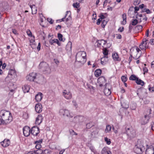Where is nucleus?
Segmentation results:
<instances>
[{
    "label": "nucleus",
    "instance_id": "f257e3e1",
    "mask_svg": "<svg viewBox=\"0 0 154 154\" xmlns=\"http://www.w3.org/2000/svg\"><path fill=\"white\" fill-rule=\"evenodd\" d=\"M0 116L3 119H4V121L7 124L11 122L12 118L11 113L9 111L2 110L0 112Z\"/></svg>",
    "mask_w": 154,
    "mask_h": 154
},
{
    "label": "nucleus",
    "instance_id": "f03ea898",
    "mask_svg": "<svg viewBox=\"0 0 154 154\" xmlns=\"http://www.w3.org/2000/svg\"><path fill=\"white\" fill-rule=\"evenodd\" d=\"M86 53L85 51H79L76 55V61L83 64L86 62Z\"/></svg>",
    "mask_w": 154,
    "mask_h": 154
},
{
    "label": "nucleus",
    "instance_id": "7ed1b4c3",
    "mask_svg": "<svg viewBox=\"0 0 154 154\" xmlns=\"http://www.w3.org/2000/svg\"><path fill=\"white\" fill-rule=\"evenodd\" d=\"M143 143L140 140L138 141L137 144L134 147V151L137 154H141L144 150Z\"/></svg>",
    "mask_w": 154,
    "mask_h": 154
},
{
    "label": "nucleus",
    "instance_id": "20e7f679",
    "mask_svg": "<svg viewBox=\"0 0 154 154\" xmlns=\"http://www.w3.org/2000/svg\"><path fill=\"white\" fill-rule=\"evenodd\" d=\"M39 66L41 68L44 74H48L51 72V69L46 63L45 62H41L39 64Z\"/></svg>",
    "mask_w": 154,
    "mask_h": 154
},
{
    "label": "nucleus",
    "instance_id": "39448f33",
    "mask_svg": "<svg viewBox=\"0 0 154 154\" xmlns=\"http://www.w3.org/2000/svg\"><path fill=\"white\" fill-rule=\"evenodd\" d=\"M59 112L61 115L66 116L68 117H72L73 115L70 113L68 110L65 109H61L60 110Z\"/></svg>",
    "mask_w": 154,
    "mask_h": 154
},
{
    "label": "nucleus",
    "instance_id": "423d86ee",
    "mask_svg": "<svg viewBox=\"0 0 154 154\" xmlns=\"http://www.w3.org/2000/svg\"><path fill=\"white\" fill-rule=\"evenodd\" d=\"M37 74L35 72H32L27 75L26 78L27 80L30 81H35L36 78L37 77Z\"/></svg>",
    "mask_w": 154,
    "mask_h": 154
},
{
    "label": "nucleus",
    "instance_id": "0eeeda50",
    "mask_svg": "<svg viewBox=\"0 0 154 154\" xmlns=\"http://www.w3.org/2000/svg\"><path fill=\"white\" fill-rule=\"evenodd\" d=\"M126 133L128 135L131 137H134L136 135V132L134 130L131 128H126Z\"/></svg>",
    "mask_w": 154,
    "mask_h": 154
},
{
    "label": "nucleus",
    "instance_id": "6e6552de",
    "mask_svg": "<svg viewBox=\"0 0 154 154\" xmlns=\"http://www.w3.org/2000/svg\"><path fill=\"white\" fill-rule=\"evenodd\" d=\"M148 42V40L146 38L143 39L141 45H140V48L142 50H146V48H148V46H147Z\"/></svg>",
    "mask_w": 154,
    "mask_h": 154
},
{
    "label": "nucleus",
    "instance_id": "1a4fd4ad",
    "mask_svg": "<svg viewBox=\"0 0 154 154\" xmlns=\"http://www.w3.org/2000/svg\"><path fill=\"white\" fill-rule=\"evenodd\" d=\"M35 82L41 84H42L45 82V79L41 75H37Z\"/></svg>",
    "mask_w": 154,
    "mask_h": 154
},
{
    "label": "nucleus",
    "instance_id": "9d476101",
    "mask_svg": "<svg viewBox=\"0 0 154 154\" xmlns=\"http://www.w3.org/2000/svg\"><path fill=\"white\" fill-rule=\"evenodd\" d=\"M39 133V129L38 127L34 126L32 128L31 130V133L34 136H37Z\"/></svg>",
    "mask_w": 154,
    "mask_h": 154
},
{
    "label": "nucleus",
    "instance_id": "9b49d317",
    "mask_svg": "<svg viewBox=\"0 0 154 154\" xmlns=\"http://www.w3.org/2000/svg\"><path fill=\"white\" fill-rule=\"evenodd\" d=\"M147 145V148L146 150L145 154H154V148L152 146Z\"/></svg>",
    "mask_w": 154,
    "mask_h": 154
},
{
    "label": "nucleus",
    "instance_id": "f8f14e48",
    "mask_svg": "<svg viewBox=\"0 0 154 154\" xmlns=\"http://www.w3.org/2000/svg\"><path fill=\"white\" fill-rule=\"evenodd\" d=\"M24 135L26 137H28L31 133L30 128L29 127L25 126L23 129Z\"/></svg>",
    "mask_w": 154,
    "mask_h": 154
},
{
    "label": "nucleus",
    "instance_id": "ddd939ff",
    "mask_svg": "<svg viewBox=\"0 0 154 154\" xmlns=\"http://www.w3.org/2000/svg\"><path fill=\"white\" fill-rule=\"evenodd\" d=\"M136 17L138 19L139 22H141L143 20L146 21L147 19V18L144 15H142V14H137L136 16Z\"/></svg>",
    "mask_w": 154,
    "mask_h": 154
},
{
    "label": "nucleus",
    "instance_id": "4468645a",
    "mask_svg": "<svg viewBox=\"0 0 154 154\" xmlns=\"http://www.w3.org/2000/svg\"><path fill=\"white\" fill-rule=\"evenodd\" d=\"M63 93L64 97L66 99L69 100L72 98V94L69 91L64 90L63 91Z\"/></svg>",
    "mask_w": 154,
    "mask_h": 154
},
{
    "label": "nucleus",
    "instance_id": "2eb2a0df",
    "mask_svg": "<svg viewBox=\"0 0 154 154\" xmlns=\"http://www.w3.org/2000/svg\"><path fill=\"white\" fill-rule=\"evenodd\" d=\"M97 81L100 87H102L104 84H105L106 81L105 77L103 76H101L98 79Z\"/></svg>",
    "mask_w": 154,
    "mask_h": 154
},
{
    "label": "nucleus",
    "instance_id": "dca6fc26",
    "mask_svg": "<svg viewBox=\"0 0 154 154\" xmlns=\"http://www.w3.org/2000/svg\"><path fill=\"white\" fill-rule=\"evenodd\" d=\"M35 111L37 113H39L41 112L42 110V106L40 103H38L36 104L35 107Z\"/></svg>",
    "mask_w": 154,
    "mask_h": 154
},
{
    "label": "nucleus",
    "instance_id": "f3484780",
    "mask_svg": "<svg viewBox=\"0 0 154 154\" xmlns=\"http://www.w3.org/2000/svg\"><path fill=\"white\" fill-rule=\"evenodd\" d=\"M149 119V115H145L144 117L142 118L141 119V124L143 125H144L146 124L148 122Z\"/></svg>",
    "mask_w": 154,
    "mask_h": 154
},
{
    "label": "nucleus",
    "instance_id": "a211bd4d",
    "mask_svg": "<svg viewBox=\"0 0 154 154\" xmlns=\"http://www.w3.org/2000/svg\"><path fill=\"white\" fill-rule=\"evenodd\" d=\"M10 141L8 139H5L3 141L1 142V145L4 147H6L10 144Z\"/></svg>",
    "mask_w": 154,
    "mask_h": 154
},
{
    "label": "nucleus",
    "instance_id": "6ab92c4d",
    "mask_svg": "<svg viewBox=\"0 0 154 154\" xmlns=\"http://www.w3.org/2000/svg\"><path fill=\"white\" fill-rule=\"evenodd\" d=\"M43 118L41 115H39L36 118L35 121V124L39 125L42 122Z\"/></svg>",
    "mask_w": 154,
    "mask_h": 154
},
{
    "label": "nucleus",
    "instance_id": "aec40b11",
    "mask_svg": "<svg viewBox=\"0 0 154 154\" xmlns=\"http://www.w3.org/2000/svg\"><path fill=\"white\" fill-rule=\"evenodd\" d=\"M42 93L39 92L37 94L35 95V99L36 101L38 102L41 100L42 98Z\"/></svg>",
    "mask_w": 154,
    "mask_h": 154
},
{
    "label": "nucleus",
    "instance_id": "412c9836",
    "mask_svg": "<svg viewBox=\"0 0 154 154\" xmlns=\"http://www.w3.org/2000/svg\"><path fill=\"white\" fill-rule=\"evenodd\" d=\"M108 61V57L107 56H104L101 59V63L103 65H105Z\"/></svg>",
    "mask_w": 154,
    "mask_h": 154
},
{
    "label": "nucleus",
    "instance_id": "4be33fe9",
    "mask_svg": "<svg viewBox=\"0 0 154 154\" xmlns=\"http://www.w3.org/2000/svg\"><path fill=\"white\" fill-rule=\"evenodd\" d=\"M112 57L113 60L115 61H119L120 60L118 54L115 52H113L112 53Z\"/></svg>",
    "mask_w": 154,
    "mask_h": 154
},
{
    "label": "nucleus",
    "instance_id": "5701e85b",
    "mask_svg": "<svg viewBox=\"0 0 154 154\" xmlns=\"http://www.w3.org/2000/svg\"><path fill=\"white\" fill-rule=\"evenodd\" d=\"M29 42L30 43V45L31 46V47L33 48H35V37L34 36H33V38H32L31 39H30Z\"/></svg>",
    "mask_w": 154,
    "mask_h": 154
},
{
    "label": "nucleus",
    "instance_id": "b1692460",
    "mask_svg": "<svg viewBox=\"0 0 154 154\" xmlns=\"http://www.w3.org/2000/svg\"><path fill=\"white\" fill-rule=\"evenodd\" d=\"M22 90L24 93L28 92L30 89V87L27 85H25L22 87Z\"/></svg>",
    "mask_w": 154,
    "mask_h": 154
},
{
    "label": "nucleus",
    "instance_id": "393cba45",
    "mask_svg": "<svg viewBox=\"0 0 154 154\" xmlns=\"http://www.w3.org/2000/svg\"><path fill=\"white\" fill-rule=\"evenodd\" d=\"M30 7L32 10V14H35L37 11V8L35 6V5H30Z\"/></svg>",
    "mask_w": 154,
    "mask_h": 154
},
{
    "label": "nucleus",
    "instance_id": "a878e982",
    "mask_svg": "<svg viewBox=\"0 0 154 154\" xmlns=\"http://www.w3.org/2000/svg\"><path fill=\"white\" fill-rule=\"evenodd\" d=\"M122 17L123 19V21L121 22V24L122 25H125L126 23V14L124 13L122 14Z\"/></svg>",
    "mask_w": 154,
    "mask_h": 154
},
{
    "label": "nucleus",
    "instance_id": "bb28decb",
    "mask_svg": "<svg viewBox=\"0 0 154 154\" xmlns=\"http://www.w3.org/2000/svg\"><path fill=\"white\" fill-rule=\"evenodd\" d=\"M101 153L102 154H111V152L108 150L107 148L105 147L102 149L101 151Z\"/></svg>",
    "mask_w": 154,
    "mask_h": 154
},
{
    "label": "nucleus",
    "instance_id": "cd10ccee",
    "mask_svg": "<svg viewBox=\"0 0 154 154\" xmlns=\"http://www.w3.org/2000/svg\"><path fill=\"white\" fill-rule=\"evenodd\" d=\"M104 92L105 95L107 96L110 95L111 93L110 90L106 88H105L104 89Z\"/></svg>",
    "mask_w": 154,
    "mask_h": 154
},
{
    "label": "nucleus",
    "instance_id": "c85d7f7f",
    "mask_svg": "<svg viewBox=\"0 0 154 154\" xmlns=\"http://www.w3.org/2000/svg\"><path fill=\"white\" fill-rule=\"evenodd\" d=\"M72 48V43L70 42H68L67 45L66 46V49L69 51L71 50Z\"/></svg>",
    "mask_w": 154,
    "mask_h": 154
},
{
    "label": "nucleus",
    "instance_id": "c756f323",
    "mask_svg": "<svg viewBox=\"0 0 154 154\" xmlns=\"http://www.w3.org/2000/svg\"><path fill=\"white\" fill-rule=\"evenodd\" d=\"M136 82L137 84L141 85L142 86H143L144 84V82L140 79H139L138 78L137 79Z\"/></svg>",
    "mask_w": 154,
    "mask_h": 154
},
{
    "label": "nucleus",
    "instance_id": "7c9ffc66",
    "mask_svg": "<svg viewBox=\"0 0 154 154\" xmlns=\"http://www.w3.org/2000/svg\"><path fill=\"white\" fill-rule=\"evenodd\" d=\"M97 42L98 43L99 45H98V46H100V45H102L103 46V45H104L106 44V42L105 40H99L97 41Z\"/></svg>",
    "mask_w": 154,
    "mask_h": 154
},
{
    "label": "nucleus",
    "instance_id": "2f4dec72",
    "mask_svg": "<svg viewBox=\"0 0 154 154\" xmlns=\"http://www.w3.org/2000/svg\"><path fill=\"white\" fill-rule=\"evenodd\" d=\"M101 70L100 69H97L95 72V75L96 77H99L101 73Z\"/></svg>",
    "mask_w": 154,
    "mask_h": 154
},
{
    "label": "nucleus",
    "instance_id": "473e14b6",
    "mask_svg": "<svg viewBox=\"0 0 154 154\" xmlns=\"http://www.w3.org/2000/svg\"><path fill=\"white\" fill-rule=\"evenodd\" d=\"M50 43L51 45H53L54 43H56L59 45V41L57 39H54L50 41Z\"/></svg>",
    "mask_w": 154,
    "mask_h": 154
},
{
    "label": "nucleus",
    "instance_id": "72a5a7b5",
    "mask_svg": "<svg viewBox=\"0 0 154 154\" xmlns=\"http://www.w3.org/2000/svg\"><path fill=\"white\" fill-rule=\"evenodd\" d=\"M111 126L109 125H107L105 130V132L106 133L109 132L111 131Z\"/></svg>",
    "mask_w": 154,
    "mask_h": 154
},
{
    "label": "nucleus",
    "instance_id": "f704fd0d",
    "mask_svg": "<svg viewBox=\"0 0 154 154\" xmlns=\"http://www.w3.org/2000/svg\"><path fill=\"white\" fill-rule=\"evenodd\" d=\"M63 37L62 35L60 33H58V37L60 41L64 42L65 39L64 38H63Z\"/></svg>",
    "mask_w": 154,
    "mask_h": 154
},
{
    "label": "nucleus",
    "instance_id": "c9c22d12",
    "mask_svg": "<svg viewBox=\"0 0 154 154\" xmlns=\"http://www.w3.org/2000/svg\"><path fill=\"white\" fill-rule=\"evenodd\" d=\"M16 75V73L15 71L12 69H11L9 72L8 76L10 77V76L15 75Z\"/></svg>",
    "mask_w": 154,
    "mask_h": 154
},
{
    "label": "nucleus",
    "instance_id": "e433bc0d",
    "mask_svg": "<svg viewBox=\"0 0 154 154\" xmlns=\"http://www.w3.org/2000/svg\"><path fill=\"white\" fill-rule=\"evenodd\" d=\"M43 151L42 149H38L36 150H34V151L35 154H42L43 152Z\"/></svg>",
    "mask_w": 154,
    "mask_h": 154
},
{
    "label": "nucleus",
    "instance_id": "4c0bfd02",
    "mask_svg": "<svg viewBox=\"0 0 154 154\" xmlns=\"http://www.w3.org/2000/svg\"><path fill=\"white\" fill-rule=\"evenodd\" d=\"M137 78L135 75H132L129 77V79L131 80H135L136 81Z\"/></svg>",
    "mask_w": 154,
    "mask_h": 154
},
{
    "label": "nucleus",
    "instance_id": "58836bf2",
    "mask_svg": "<svg viewBox=\"0 0 154 154\" xmlns=\"http://www.w3.org/2000/svg\"><path fill=\"white\" fill-rule=\"evenodd\" d=\"M103 52L104 56H107L108 51L106 48L103 49Z\"/></svg>",
    "mask_w": 154,
    "mask_h": 154
},
{
    "label": "nucleus",
    "instance_id": "ea45409f",
    "mask_svg": "<svg viewBox=\"0 0 154 154\" xmlns=\"http://www.w3.org/2000/svg\"><path fill=\"white\" fill-rule=\"evenodd\" d=\"M104 140L105 142L108 145H109L111 143L110 140L107 137H105L104 138Z\"/></svg>",
    "mask_w": 154,
    "mask_h": 154
},
{
    "label": "nucleus",
    "instance_id": "a19ab883",
    "mask_svg": "<svg viewBox=\"0 0 154 154\" xmlns=\"http://www.w3.org/2000/svg\"><path fill=\"white\" fill-rule=\"evenodd\" d=\"M69 133L70 135L73 136V135H77V134L75 132L74 130L72 129L69 130Z\"/></svg>",
    "mask_w": 154,
    "mask_h": 154
},
{
    "label": "nucleus",
    "instance_id": "79ce46f5",
    "mask_svg": "<svg viewBox=\"0 0 154 154\" xmlns=\"http://www.w3.org/2000/svg\"><path fill=\"white\" fill-rule=\"evenodd\" d=\"M43 154H51V151L48 149H45L43 150Z\"/></svg>",
    "mask_w": 154,
    "mask_h": 154
},
{
    "label": "nucleus",
    "instance_id": "37998d69",
    "mask_svg": "<svg viewBox=\"0 0 154 154\" xmlns=\"http://www.w3.org/2000/svg\"><path fill=\"white\" fill-rule=\"evenodd\" d=\"M72 5L74 8H79L80 7L79 4L77 2L73 3Z\"/></svg>",
    "mask_w": 154,
    "mask_h": 154
},
{
    "label": "nucleus",
    "instance_id": "c03bdc74",
    "mask_svg": "<svg viewBox=\"0 0 154 154\" xmlns=\"http://www.w3.org/2000/svg\"><path fill=\"white\" fill-rule=\"evenodd\" d=\"M138 23V20L136 19L133 20L131 24L133 26L136 25Z\"/></svg>",
    "mask_w": 154,
    "mask_h": 154
},
{
    "label": "nucleus",
    "instance_id": "a18cd8bd",
    "mask_svg": "<svg viewBox=\"0 0 154 154\" xmlns=\"http://www.w3.org/2000/svg\"><path fill=\"white\" fill-rule=\"evenodd\" d=\"M90 149L91 150V151L94 152V154L96 153V151L94 147L93 146H91L90 147Z\"/></svg>",
    "mask_w": 154,
    "mask_h": 154
},
{
    "label": "nucleus",
    "instance_id": "49530a36",
    "mask_svg": "<svg viewBox=\"0 0 154 154\" xmlns=\"http://www.w3.org/2000/svg\"><path fill=\"white\" fill-rule=\"evenodd\" d=\"M143 11V12H146L147 14H150L151 12L149 9L146 8H144Z\"/></svg>",
    "mask_w": 154,
    "mask_h": 154
},
{
    "label": "nucleus",
    "instance_id": "de8ad7c7",
    "mask_svg": "<svg viewBox=\"0 0 154 154\" xmlns=\"http://www.w3.org/2000/svg\"><path fill=\"white\" fill-rule=\"evenodd\" d=\"M121 79L122 81L124 82H125L126 81H127V78L126 77L124 76H122L121 77Z\"/></svg>",
    "mask_w": 154,
    "mask_h": 154
},
{
    "label": "nucleus",
    "instance_id": "09e8293b",
    "mask_svg": "<svg viewBox=\"0 0 154 154\" xmlns=\"http://www.w3.org/2000/svg\"><path fill=\"white\" fill-rule=\"evenodd\" d=\"M65 21L66 22H68L69 20H71V14L68 15V17L67 18H66Z\"/></svg>",
    "mask_w": 154,
    "mask_h": 154
},
{
    "label": "nucleus",
    "instance_id": "8fccbe9b",
    "mask_svg": "<svg viewBox=\"0 0 154 154\" xmlns=\"http://www.w3.org/2000/svg\"><path fill=\"white\" fill-rule=\"evenodd\" d=\"M27 33L28 35L30 37H32V33L31 32V31L29 30H28L27 31Z\"/></svg>",
    "mask_w": 154,
    "mask_h": 154
},
{
    "label": "nucleus",
    "instance_id": "3c124183",
    "mask_svg": "<svg viewBox=\"0 0 154 154\" xmlns=\"http://www.w3.org/2000/svg\"><path fill=\"white\" fill-rule=\"evenodd\" d=\"M87 88L90 89L91 90V89H92L93 90L94 89V88L92 86L90 85L87 84Z\"/></svg>",
    "mask_w": 154,
    "mask_h": 154
},
{
    "label": "nucleus",
    "instance_id": "603ef678",
    "mask_svg": "<svg viewBox=\"0 0 154 154\" xmlns=\"http://www.w3.org/2000/svg\"><path fill=\"white\" fill-rule=\"evenodd\" d=\"M35 147L36 149H38L41 147L42 146L41 144H36Z\"/></svg>",
    "mask_w": 154,
    "mask_h": 154
},
{
    "label": "nucleus",
    "instance_id": "864d4df0",
    "mask_svg": "<svg viewBox=\"0 0 154 154\" xmlns=\"http://www.w3.org/2000/svg\"><path fill=\"white\" fill-rule=\"evenodd\" d=\"M107 23V21L103 20V21L102 23V27H105V26L106 24Z\"/></svg>",
    "mask_w": 154,
    "mask_h": 154
},
{
    "label": "nucleus",
    "instance_id": "5fc2aeb1",
    "mask_svg": "<svg viewBox=\"0 0 154 154\" xmlns=\"http://www.w3.org/2000/svg\"><path fill=\"white\" fill-rule=\"evenodd\" d=\"M7 124V123L5 122L2 119H0V125L1 124Z\"/></svg>",
    "mask_w": 154,
    "mask_h": 154
},
{
    "label": "nucleus",
    "instance_id": "6e6d98bb",
    "mask_svg": "<svg viewBox=\"0 0 154 154\" xmlns=\"http://www.w3.org/2000/svg\"><path fill=\"white\" fill-rule=\"evenodd\" d=\"M122 106H123V107L125 108V109H127L129 107V106L128 104H126L125 106L124 105V103H123L122 104Z\"/></svg>",
    "mask_w": 154,
    "mask_h": 154
},
{
    "label": "nucleus",
    "instance_id": "4d7b16f0",
    "mask_svg": "<svg viewBox=\"0 0 154 154\" xmlns=\"http://www.w3.org/2000/svg\"><path fill=\"white\" fill-rule=\"evenodd\" d=\"M69 12V11H66V14L65 15V17H64L62 18L61 19V21H64V19L67 16V14H68V13Z\"/></svg>",
    "mask_w": 154,
    "mask_h": 154
},
{
    "label": "nucleus",
    "instance_id": "13d9d810",
    "mask_svg": "<svg viewBox=\"0 0 154 154\" xmlns=\"http://www.w3.org/2000/svg\"><path fill=\"white\" fill-rule=\"evenodd\" d=\"M47 20L51 24H53L54 22V21L52 20V19L50 18H48Z\"/></svg>",
    "mask_w": 154,
    "mask_h": 154
},
{
    "label": "nucleus",
    "instance_id": "bf43d9fd",
    "mask_svg": "<svg viewBox=\"0 0 154 154\" xmlns=\"http://www.w3.org/2000/svg\"><path fill=\"white\" fill-rule=\"evenodd\" d=\"M139 7L136 6L134 7V13H137V11L139 10Z\"/></svg>",
    "mask_w": 154,
    "mask_h": 154
},
{
    "label": "nucleus",
    "instance_id": "052dcab7",
    "mask_svg": "<svg viewBox=\"0 0 154 154\" xmlns=\"http://www.w3.org/2000/svg\"><path fill=\"white\" fill-rule=\"evenodd\" d=\"M124 28L123 27H120L118 29V31L120 32H122L124 31Z\"/></svg>",
    "mask_w": 154,
    "mask_h": 154
},
{
    "label": "nucleus",
    "instance_id": "680f3d73",
    "mask_svg": "<svg viewBox=\"0 0 154 154\" xmlns=\"http://www.w3.org/2000/svg\"><path fill=\"white\" fill-rule=\"evenodd\" d=\"M42 142V140H39L37 141H36L35 142V143L36 144H41V143Z\"/></svg>",
    "mask_w": 154,
    "mask_h": 154
},
{
    "label": "nucleus",
    "instance_id": "e2e57ef3",
    "mask_svg": "<svg viewBox=\"0 0 154 154\" xmlns=\"http://www.w3.org/2000/svg\"><path fill=\"white\" fill-rule=\"evenodd\" d=\"M100 18H101V20L105 18V17L103 14L101 13L100 14L99 16Z\"/></svg>",
    "mask_w": 154,
    "mask_h": 154
},
{
    "label": "nucleus",
    "instance_id": "0e129e2a",
    "mask_svg": "<svg viewBox=\"0 0 154 154\" xmlns=\"http://www.w3.org/2000/svg\"><path fill=\"white\" fill-rule=\"evenodd\" d=\"M116 35V38L117 39H120L122 38V36L120 34H117Z\"/></svg>",
    "mask_w": 154,
    "mask_h": 154
},
{
    "label": "nucleus",
    "instance_id": "69168bd1",
    "mask_svg": "<svg viewBox=\"0 0 154 154\" xmlns=\"http://www.w3.org/2000/svg\"><path fill=\"white\" fill-rule=\"evenodd\" d=\"M72 103H73V105L75 106V107L76 108H77L78 107V105L76 102L75 101L73 100L72 101Z\"/></svg>",
    "mask_w": 154,
    "mask_h": 154
},
{
    "label": "nucleus",
    "instance_id": "338daca9",
    "mask_svg": "<svg viewBox=\"0 0 154 154\" xmlns=\"http://www.w3.org/2000/svg\"><path fill=\"white\" fill-rule=\"evenodd\" d=\"M151 128L154 131V122H152L151 124Z\"/></svg>",
    "mask_w": 154,
    "mask_h": 154
},
{
    "label": "nucleus",
    "instance_id": "774afa93",
    "mask_svg": "<svg viewBox=\"0 0 154 154\" xmlns=\"http://www.w3.org/2000/svg\"><path fill=\"white\" fill-rule=\"evenodd\" d=\"M25 154H35L34 151H30L27 152H26Z\"/></svg>",
    "mask_w": 154,
    "mask_h": 154
}]
</instances>
